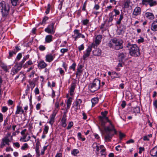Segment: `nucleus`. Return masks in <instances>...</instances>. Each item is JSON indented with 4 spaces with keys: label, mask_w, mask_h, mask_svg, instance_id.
Segmentation results:
<instances>
[{
    "label": "nucleus",
    "mask_w": 157,
    "mask_h": 157,
    "mask_svg": "<svg viewBox=\"0 0 157 157\" xmlns=\"http://www.w3.org/2000/svg\"><path fill=\"white\" fill-rule=\"evenodd\" d=\"M51 6L49 4H48V7L45 11V13L46 14H48L50 10Z\"/></svg>",
    "instance_id": "37998d69"
},
{
    "label": "nucleus",
    "mask_w": 157,
    "mask_h": 157,
    "mask_svg": "<svg viewBox=\"0 0 157 157\" xmlns=\"http://www.w3.org/2000/svg\"><path fill=\"white\" fill-rule=\"evenodd\" d=\"M112 75H116V76L115 77H114V78H120L121 77V75H119L118 73H116L115 72H112Z\"/></svg>",
    "instance_id": "de8ad7c7"
},
{
    "label": "nucleus",
    "mask_w": 157,
    "mask_h": 157,
    "mask_svg": "<svg viewBox=\"0 0 157 157\" xmlns=\"http://www.w3.org/2000/svg\"><path fill=\"white\" fill-rule=\"evenodd\" d=\"M126 47L129 50V53L131 56L136 57L140 55L139 48L136 44H132L128 42L126 44Z\"/></svg>",
    "instance_id": "f03ea898"
},
{
    "label": "nucleus",
    "mask_w": 157,
    "mask_h": 157,
    "mask_svg": "<svg viewBox=\"0 0 157 157\" xmlns=\"http://www.w3.org/2000/svg\"><path fill=\"white\" fill-rule=\"evenodd\" d=\"M23 64L21 62L19 63H16L14 67L19 71L22 68Z\"/></svg>",
    "instance_id": "f3484780"
},
{
    "label": "nucleus",
    "mask_w": 157,
    "mask_h": 157,
    "mask_svg": "<svg viewBox=\"0 0 157 157\" xmlns=\"http://www.w3.org/2000/svg\"><path fill=\"white\" fill-rule=\"evenodd\" d=\"M82 134L80 132H78V136L79 139H81L82 141H84L85 140V138H82L81 136Z\"/></svg>",
    "instance_id": "ea45409f"
},
{
    "label": "nucleus",
    "mask_w": 157,
    "mask_h": 157,
    "mask_svg": "<svg viewBox=\"0 0 157 157\" xmlns=\"http://www.w3.org/2000/svg\"><path fill=\"white\" fill-rule=\"evenodd\" d=\"M125 136V135L124 133H122L121 132H119L120 138L121 139H122V138L124 137Z\"/></svg>",
    "instance_id": "13d9d810"
},
{
    "label": "nucleus",
    "mask_w": 157,
    "mask_h": 157,
    "mask_svg": "<svg viewBox=\"0 0 157 157\" xmlns=\"http://www.w3.org/2000/svg\"><path fill=\"white\" fill-rule=\"evenodd\" d=\"M98 98H94L91 99L92 106H94L98 102Z\"/></svg>",
    "instance_id": "cd10ccee"
},
{
    "label": "nucleus",
    "mask_w": 157,
    "mask_h": 157,
    "mask_svg": "<svg viewBox=\"0 0 157 157\" xmlns=\"http://www.w3.org/2000/svg\"><path fill=\"white\" fill-rule=\"evenodd\" d=\"M76 64L75 63H73L72 64L70 67L69 68L71 69H72L73 71H74L75 69Z\"/></svg>",
    "instance_id": "a18cd8bd"
},
{
    "label": "nucleus",
    "mask_w": 157,
    "mask_h": 157,
    "mask_svg": "<svg viewBox=\"0 0 157 157\" xmlns=\"http://www.w3.org/2000/svg\"><path fill=\"white\" fill-rule=\"evenodd\" d=\"M72 99L71 97H69L67 102V109H68L70 108V106L71 105V102L72 101Z\"/></svg>",
    "instance_id": "393cba45"
},
{
    "label": "nucleus",
    "mask_w": 157,
    "mask_h": 157,
    "mask_svg": "<svg viewBox=\"0 0 157 157\" xmlns=\"http://www.w3.org/2000/svg\"><path fill=\"white\" fill-rule=\"evenodd\" d=\"M114 16V15L113 14V11L109 13V18L108 21V22L109 23L113 21Z\"/></svg>",
    "instance_id": "bb28decb"
},
{
    "label": "nucleus",
    "mask_w": 157,
    "mask_h": 157,
    "mask_svg": "<svg viewBox=\"0 0 157 157\" xmlns=\"http://www.w3.org/2000/svg\"><path fill=\"white\" fill-rule=\"evenodd\" d=\"M16 53L17 52L15 51V49H14L13 51H10L9 52V55L8 56V58H10L13 56V54H16Z\"/></svg>",
    "instance_id": "72a5a7b5"
},
{
    "label": "nucleus",
    "mask_w": 157,
    "mask_h": 157,
    "mask_svg": "<svg viewBox=\"0 0 157 157\" xmlns=\"http://www.w3.org/2000/svg\"><path fill=\"white\" fill-rule=\"evenodd\" d=\"M89 22V20L88 19H85L84 20L82 21V23L84 25H87Z\"/></svg>",
    "instance_id": "052dcab7"
},
{
    "label": "nucleus",
    "mask_w": 157,
    "mask_h": 157,
    "mask_svg": "<svg viewBox=\"0 0 157 157\" xmlns=\"http://www.w3.org/2000/svg\"><path fill=\"white\" fill-rule=\"evenodd\" d=\"M48 129L49 128L48 126L47 125L45 126L44 132H45V134L47 133L48 132Z\"/></svg>",
    "instance_id": "864d4df0"
},
{
    "label": "nucleus",
    "mask_w": 157,
    "mask_h": 157,
    "mask_svg": "<svg viewBox=\"0 0 157 157\" xmlns=\"http://www.w3.org/2000/svg\"><path fill=\"white\" fill-rule=\"evenodd\" d=\"M22 56V54L21 53H19L17 55L16 60H17L18 61L21 58Z\"/></svg>",
    "instance_id": "49530a36"
},
{
    "label": "nucleus",
    "mask_w": 157,
    "mask_h": 157,
    "mask_svg": "<svg viewBox=\"0 0 157 157\" xmlns=\"http://www.w3.org/2000/svg\"><path fill=\"white\" fill-rule=\"evenodd\" d=\"M7 110L8 108L6 106H3L2 108V111L3 113H5L7 111Z\"/></svg>",
    "instance_id": "680f3d73"
},
{
    "label": "nucleus",
    "mask_w": 157,
    "mask_h": 157,
    "mask_svg": "<svg viewBox=\"0 0 157 157\" xmlns=\"http://www.w3.org/2000/svg\"><path fill=\"white\" fill-rule=\"evenodd\" d=\"M19 71L15 68L14 67L13 68L11 71V74L13 75H14L17 73Z\"/></svg>",
    "instance_id": "f704fd0d"
},
{
    "label": "nucleus",
    "mask_w": 157,
    "mask_h": 157,
    "mask_svg": "<svg viewBox=\"0 0 157 157\" xmlns=\"http://www.w3.org/2000/svg\"><path fill=\"white\" fill-rule=\"evenodd\" d=\"M34 92L36 94H38L39 93V90L37 87L35 88L34 90Z\"/></svg>",
    "instance_id": "0e129e2a"
},
{
    "label": "nucleus",
    "mask_w": 157,
    "mask_h": 157,
    "mask_svg": "<svg viewBox=\"0 0 157 157\" xmlns=\"http://www.w3.org/2000/svg\"><path fill=\"white\" fill-rule=\"evenodd\" d=\"M55 157H62V154L61 153H57Z\"/></svg>",
    "instance_id": "774afa93"
},
{
    "label": "nucleus",
    "mask_w": 157,
    "mask_h": 157,
    "mask_svg": "<svg viewBox=\"0 0 157 157\" xmlns=\"http://www.w3.org/2000/svg\"><path fill=\"white\" fill-rule=\"evenodd\" d=\"M139 154H141L142 153V151H144V148L143 147H140L139 148Z\"/></svg>",
    "instance_id": "e2e57ef3"
},
{
    "label": "nucleus",
    "mask_w": 157,
    "mask_h": 157,
    "mask_svg": "<svg viewBox=\"0 0 157 157\" xmlns=\"http://www.w3.org/2000/svg\"><path fill=\"white\" fill-rule=\"evenodd\" d=\"M28 147V146L27 144L25 143L21 147V149L22 150H25L26 148H27Z\"/></svg>",
    "instance_id": "a19ab883"
},
{
    "label": "nucleus",
    "mask_w": 157,
    "mask_h": 157,
    "mask_svg": "<svg viewBox=\"0 0 157 157\" xmlns=\"http://www.w3.org/2000/svg\"><path fill=\"white\" fill-rule=\"evenodd\" d=\"M53 36L51 35H48L46 36L45 41L47 43H49L52 41Z\"/></svg>",
    "instance_id": "aec40b11"
},
{
    "label": "nucleus",
    "mask_w": 157,
    "mask_h": 157,
    "mask_svg": "<svg viewBox=\"0 0 157 157\" xmlns=\"http://www.w3.org/2000/svg\"><path fill=\"white\" fill-rule=\"evenodd\" d=\"M48 17L46 16H45L43 19L42 22L40 23V24L42 25L46 23V21L48 20Z\"/></svg>",
    "instance_id": "c9c22d12"
},
{
    "label": "nucleus",
    "mask_w": 157,
    "mask_h": 157,
    "mask_svg": "<svg viewBox=\"0 0 157 157\" xmlns=\"http://www.w3.org/2000/svg\"><path fill=\"white\" fill-rule=\"evenodd\" d=\"M135 109H136V110H134V111L137 113H138L140 112V110L139 107L137 106L136 107H135Z\"/></svg>",
    "instance_id": "3c124183"
},
{
    "label": "nucleus",
    "mask_w": 157,
    "mask_h": 157,
    "mask_svg": "<svg viewBox=\"0 0 157 157\" xmlns=\"http://www.w3.org/2000/svg\"><path fill=\"white\" fill-rule=\"evenodd\" d=\"M54 58L52 55H47L46 56V60L49 62H51L53 60Z\"/></svg>",
    "instance_id": "412c9836"
},
{
    "label": "nucleus",
    "mask_w": 157,
    "mask_h": 157,
    "mask_svg": "<svg viewBox=\"0 0 157 157\" xmlns=\"http://www.w3.org/2000/svg\"><path fill=\"white\" fill-rule=\"evenodd\" d=\"M102 36L101 35H98L95 38V44L99 45L101 41Z\"/></svg>",
    "instance_id": "dca6fc26"
},
{
    "label": "nucleus",
    "mask_w": 157,
    "mask_h": 157,
    "mask_svg": "<svg viewBox=\"0 0 157 157\" xmlns=\"http://www.w3.org/2000/svg\"><path fill=\"white\" fill-rule=\"evenodd\" d=\"M130 2V0H126L124 4V7L125 8H128L129 7Z\"/></svg>",
    "instance_id": "2f4dec72"
},
{
    "label": "nucleus",
    "mask_w": 157,
    "mask_h": 157,
    "mask_svg": "<svg viewBox=\"0 0 157 157\" xmlns=\"http://www.w3.org/2000/svg\"><path fill=\"white\" fill-rule=\"evenodd\" d=\"M84 47L83 44H81L80 46L78 47V49L79 51L80 52L81 51L83 50L84 49Z\"/></svg>",
    "instance_id": "09e8293b"
},
{
    "label": "nucleus",
    "mask_w": 157,
    "mask_h": 157,
    "mask_svg": "<svg viewBox=\"0 0 157 157\" xmlns=\"http://www.w3.org/2000/svg\"><path fill=\"white\" fill-rule=\"evenodd\" d=\"M11 3L13 6H16L20 4L21 0H10Z\"/></svg>",
    "instance_id": "6ab92c4d"
},
{
    "label": "nucleus",
    "mask_w": 157,
    "mask_h": 157,
    "mask_svg": "<svg viewBox=\"0 0 157 157\" xmlns=\"http://www.w3.org/2000/svg\"><path fill=\"white\" fill-rule=\"evenodd\" d=\"M29 55H27L26 56L24 57L23 58L21 62V63H24L26 61L27 59L29 58Z\"/></svg>",
    "instance_id": "e433bc0d"
},
{
    "label": "nucleus",
    "mask_w": 157,
    "mask_h": 157,
    "mask_svg": "<svg viewBox=\"0 0 157 157\" xmlns=\"http://www.w3.org/2000/svg\"><path fill=\"white\" fill-rule=\"evenodd\" d=\"M58 69L59 71V73L60 74L62 75H64V72L63 70L62 69V68H59Z\"/></svg>",
    "instance_id": "5fc2aeb1"
},
{
    "label": "nucleus",
    "mask_w": 157,
    "mask_h": 157,
    "mask_svg": "<svg viewBox=\"0 0 157 157\" xmlns=\"http://www.w3.org/2000/svg\"><path fill=\"white\" fill-rule=\"evenodd\" d=\"M75 89V86L74 84H72L71 85L70 90V94L71 95H72L73 94Z\"/></svg>",
    "instance_id": "473e14b6"
},
{
    "label": "nucleus",
    "mask_w": 157,
    "mask_h": 157,
    "mask_svg": "<svg viewBox=\"0 0 157 157\" xmlns=\"http://www.w3.org/2000/svg\"><path fill=\"white\" fill-rule=\"evenodd\" d=\"M79 153V151L78 149H74L71 152V154L74 155H76Z\"/></svg>",
    "instance_id": "58836bf2"
},
{
    "label": "nucleus",
    "mask_w": 157,
    "mask_h": 157,
    "mask_svg": "<svg viewBox=\"0 0 157 157\" xmlns=\"http://www.w3.org/2000/svg\"><path fill=\"white\" fill-rule=\"evenodd\" d=\"M82 67L83 66L82 65H80L79 66L77 69V71L76 73V75L77 77L78 75L80 76L81 75L82 71Z\"/></svg>",
    "instance_id": "2eb2a0df"
},
{
    "label": "nucleus",
    "mask_w": 157,
    "mask_h": 157,
    "mask_svg": "<svg viewBox=\"0 0 157 157\" xmlns=\"http://www.w3.org/2000/svg\"><path fill=\"white\" fill-rule=\"evenodd\" d=\"M101 86L100 81L98 79H95L92 83L89 85V90L92 93L98 90Z\"/></svg>",
    "instance_id": "20e7f679"
},
{
    "label": "nucleus",
    "mask_w": 157,
    "mask_h": 157,
    "mask_svg": "<svg viewBox=\"0 0 157 157\" xmlns=\"http://www.w3.org/2000/svg\"><path fill=\"white\" fill-rule=\"evenodd\" d=\"M59 103L58 101H56L55 103V113L56 114V113L58 112L59 110Z\"/></svg>",
    "instance_id": "c756f323"
},
{
    "label": "nucleus",
    "mask_w": 157,
    "mask_h": 157,
    "mask_svg": "<svg viewBox=\"0 0 157 157\" xmlns=\"http://www.w3.org/2000/svg\"><path fill=\"white\" fill-rule=\"evenodd\" d=\"M123 16L124 13L122 12L121 13L120 15V18H119L118 20L116 22V24H117L120 25L121 24V21L124 17Z\"/></svg>",
    "instance_id": "c85d7f7f"
},
{
    "label": "nucleus",
    "mask_w": 157,
    "mask_h": 157,
    "mask_svg": "<svg viewBox=\"0 0 157 157\" xmlns=\"http://www.w3.org/2000/svg\"><path fill=\"white\" fill-rule=\"evenodd\" d=\"M92 52L94 55L95 56H100L101 54V50L99 48L96 49Z\"/></svg>",
    "instance_id": "a211bd4d"
},
{
    "label": "nucleus",
    "mask_w": 157,
    "mask_h": 157,
    "mask_svg": "<svg viewBox=\"0 0 157 157\" xmlns=\"http://www.w3.org/2000/svg\"><path fill=\"white\" fill-rule=\"evenodd\" d=\"M39 49L41 51H44L45 49V47L42 45H41L39 47Z\"/></svg>",
    "instance_id": "4d7b16f0"
},
{
    "label": "nucleus",
    "mask_w": 157,
    "mask_h": 157,
    "mask_svg": "<svg viewBox=\"0 0 157 157\" xmlns=\"http://www.w3.org/2000/svg\"><path fill=\"white\" fill-rule=\"evenodd\" d=\"M119 35H122L124 33V31L122 29H119L118 30Z\"/></svg>",
    "instance_id": "603ef678"
},
{
    "label": "nucleus",
    "mask_w": 157,
    "mask_h": 157,
    "mask_svg": "<svg viewBox=\"0 0 157 157\" xmlns=\"http://www.w3.org/2000/svg\"><path fill=\"white\" fill-rule=\"evenodd\" d=\"M150 155L153 157H157V145L153 148L150 151Z\"/></svg>",
    "instance_id": "9b49d317"
},
{
    "label": "nucleus",
    "mask_w": 157,
    "mask_h": 157,
    "mask_svg": "<svg viewBox=\"0 0 157 157\" xmlns=\"http://www.w3.org/2000/svg\"><path fill=\"white\" fill-rule=\"evenodd\" d=\"M39 142H37L36 143V154L38 157H39L40 156V151H39Z\"/></svg>",
    "instance_id": "4be33fe9"
},
{
    "label": "nucleus",
    "mask_w": 157,
    "mask_h": 157,
    "mask_svg": "<svg viewBox=\"0 0 157 157\" xmlns=\"http://www.w3.org/2000/svg\"><path fill=\"white\" fill-rule=\"evenodd\" d=\"M24 113V111L22 109L21 106H20L19 105H18L17 107V110L15 112L16 114H18L21 113V114L23 113Z\"/></svg>",
    "instance_id": "4468645a"
},
{
    "label": "nucleus",
    "mask_w": 157,
    "mask_h": 157,
    "mask_svg": "<svg viewBox=\"0 0 157 157\" xmlns=\"http://www.w3.org/2000/svg\"><path fill=\"white\" fill-rule=\"evenodd\" d=\"M113 12H114L116 14L119 15L120 14V12L119 11L116 9H114L113 10Z\"/></svg>",
    "instance_id": "338daca9"
},
{
    "label": "nucleus",
    "mask_w": 157,
    "mask_h": 157,
    "mask_svg": "<svg viewBox=\"0 0 157 157\" xmlns=\"http://www.w3.org/2000/svg\"><path fill=\"white\" fill-rule=\"evenodd\" d=\"M68 49L67 48H62L60 50V52L63 54L64 53L67 52Z\"/></svg>",
    "instance_id": "8fccbe9b"
},
{
    "label": "nucleus",
    "mask_w": 157,
    "mask_h": 157,
    "mask_svg": "<svg viewBox=\"0 0 157 157\" xmlns=\"http://www.w3.org/2000/svg\"><path fill=\"white\" fill-rule=\"evenodd\" d=\"M10 10V5L4 2L0 3V10L2 13V17L6 18L9 15Z\"/></svg>",
    "instance_id": "7ed1b4c3"
},
{
    "label": "nucleus",
    "mask_w": 157,
    "mask_h": 157,
    "mask_svg": "<svg viewBox=\"0 0 157 157\" xmlns=\"http://www.w3.org/2000/svg\"><path fill=\"white\" fill-rule=\"evenodd\" d=\"M82 101L80 99H78L76 100L75 102V104L73 107L75 109V111H77V110L80 109V106L82 103Z\"/></svg>",
    "instance_id": "9d476101"
},
{
    "label": "nucleus",
    "mask_w": 157,
    "mask_h": 157,
    "mask_svg": "<svg viewBox=\"0 0 157 157\" xmlns=\"http://www.w3.org/2000/svg\"><path fill=\"white\" fill-rule=\"evenodd\" d=\"M74 34L76 35L75 36V41L77 40L78 38L80 37H82L83 38H84L85 37V36L84 35L80 33L79 30H75L74 31Z\"/></svg>",
    "instance_id": "1a4fd4ad"
},
{
    "label": "nucleus",
    "mask_w": 157,
    "mask_h": 157,
    "mask_svg": "<svg viewBox=\"0 0 157 157\" xmlns=\"http://www.w3.org/2000/svg\"><path fill=\"white\" fill-rule=\"evenodd\" d=\"M145 16L146 17L151 20L153 19L154 18L153 14L151 13H146L145 14Z\"/></svg>",
    "instance_id": "5701e85b"
},
{
    "label": "nucleus",
    "mask_w": 157,
    "mask_h": 157,
    "mask_svg": "<svg viewBox=\"0 0 157 157\" xmlns=\"http://www.w3.org/2000/svg\"><path fill=\"white\" fill-rule=\"evenodd\" d=\"M1 67L4 71H7V66L4 63H2L1 65Z\"/></svg>",
    "instance_id": "4c0bfd02"
},
{
    "label": "nucleus",
    "mask_w": 157,
    "mask_h": 157,
    "mask_svg": "<svg viewBox=\"0 0 157 157\" xmlns=\"http://www.w3.org/2000/svg\"><path fill=\"white\" fill-rule=\"evenodd\" d=\"M111 41L114 44L115 48L116 49L118 50L123 48L122 44L123 41L121 39L113 38L111 39Z\"/></svg>",
    "instance_id": "39448f33"
},
{
    "label": "nucleus",
    "mask_w": 157,
    "mask_h": 157,
    "mask_svg": "<svg viewBox=\"0 0 157 157\" xmlns=\"http://www.w3.org/2000/svg\"><path fill=\"white\" fill-rule=\"evenodd\" d=\"M56 114V113H53L51 115V117L49 121V123L51 125H52L54 122V118Z\"/></svg>",
    "instance_id": "b1692460"
},
{
    "label": "nucleus",
    "mask_w": 157,
    "mask_h": 157,
    "mask_svg": "<svg viewBox=\"0 0 157 157\" xmlns=\"http://www.w3.org/2000/svg\"><path fill=\"white\" fill-rule=\"evenodd\" d=\"M30 84L31 87L32 89V90L35 87V84L33 82H31L30 83Z\"/></svg>",
    "instance_id": "69168bd1"
},
{
    "label": "nucleus",
    "mask_w": 157,
    "mask_h": 157,
    "mask_svg": "<svg viewBox=\"0 0 157 157\" xmlns=\"http://www.w3.org/2000/svg\"><path fill=\"white\" fill-rule=\"evenodd\" d=\"M55 23H52L49 25L48 27L45 29V32L51 34H54L55 32V30L54 29V25Z\"/></svg>",
    "instance_id": "0eeeda50"
},
{
    "label": "nucleus",
    "mask_w": 157,
    "mask_h": 157,
    "mask_svg": "<svg viewBox=\"0 0 157 157\" xmlns=\"http://www.w3.org/2000/svg\"><path fill=\"white\" fill-rule=\"evenodd\" d=\"M26 136H27L26 135H24V136H23V137L21 138L20 140L21 141L22 140V141L24 142H25L27 141V140H25V138H26Z\"/></svg>",
    "instance_id": "6e6d98bb"
},
{
    "label": "nucleus",
    "mask_w": 157,
    "mask_h": 157,
    "mask_svg": "<svg viewBox=\"0 0 157 157\" xmlns=\"http://www.w3.org/2000/svg\"><path fill=\"white\" fill-rule=\"evenodd\" d=\"M73 125V122L72 121L70 122L68 124L67 127V129L68 130L70 129H71V127Z\"/></svg>",
    "instance_id": "c03bdc74"
},
{
    "label": "nucleus",
    "mask_w": 157,
    "mask_h": 157,
    "mask_svg": "<svg viewBox=\"0 0 157 157\" xmlns=\"http://www.w3.org/2000/svg\"><path fill=\"white\" fill-rule=\"evenodd\" d=\"M94 44H92V45L89 46L88 48L86 49L85 52H84V54L83 56V59L85 60L87 59V58L90 56V52L92 51V48Z\"/></svg>",
    "instance_id": "423d86ee"
},
{
    "label": "nucleus",
    "mask_w": 157,
    "mask_h": 157,
    "mask_svg": "<svg viewBox=\"0 0 157 157\" xmlns=\"http://www.w3.org/2000/svg\"><path fill=\"white\" fill-rule=\"evenodd\" d=\"M125 56V54L123 53H121L118 55V57L119 59H120V60L121 61L124 59Z\"/></svg>",
    "instance_id": "7c9ffc66"
},
{
    "label": "nucleus",
    "mask_w": 157,
    "mask_h": 157,
    "mask_svg": "<svg viewBox=\"0 0 157 157\" xmlns=\"http://www.w3.org/2000/svg\"><path fill=\"white\" fill-rule=\"evenodd\" d=\"M108 113V112L106 111L104 112H102L101 113L102 116L99 117L100 124L104 128L105 141H110L113 136L116 134L117 132L111 121L109 120L108 117L106 116Z\"/></svg>",
    "instance_id": "f257e3e1"
},
{
    "label": "nucleus",
    "mask_w": 157,
    "mask_h": 157,
    "mask_svg": "<svg viewBox=\"0 0 157 157\" xmlns=\"http://www.w3.org/2000/svg\"><path fill=\"white\" fill-rule=\"evenodd\" d=\"M66 121V119L64 117V116H63L61 119V122L62 126L64 127H66L67 125Z\"/></svg>",
    "instance_id": "a878e982"
},
{
    "label": "nucleus",
    "mask_w": 157,
    "mask_h": 157,
    "mask_svg": "<svg viewBox=\"0 0 157 157\" xmlns=\"http://www.w3.org/2000/svg\"><path fill=\"white\" fill-rule=\"evenodd\" d=\"M141 13V9L140 7H136L134 10L133 13V14L135 16H137Z\"/></svg>",
    "instance_id": "ddd939ff"
},
{
    "label": "nucleus",
    "mask_w": 157,
    "mask_h": 157,
    "mask_svg": "<svg viewBox=\"0 0 157 157\" xmlns=\"http://www.w3.org/2000/svg\"><path fill=\"white\" fill-rule=\"evenodd\" d=\"M9 142H10V140L8 138V136L5 137L2 139L1 143L0 145V147L2 148L6 144L9 146Z\"/></svg>",
    "instance_id": "6e6552de"
},
{
    "label": "nucleus",
    "mask_w": 157,
    "mask_h": 157,
    "mask_svg": "<svg viewBox=\"0 0 157 157\" xmlns=\"http://www.w3.org/2000/svg\"><path fill=\"white\" fill-rule=\"evenodd\" d=\"M38 67L41 69L45 68L47 66V64L43 60L39 62L38 64Z\"/></svg>",
    "instance_id": "f8f14e48"
},
{
    "label": "nucleus",
    "mask_w": 157,
    "mask_h": 157,
    "mask_svg": "<svg viewBox=\"0 0 157 157\" xmlns=\"http://www.w3.org/2000/svg\"><path fill=\"white\" fill-rule=\"evenodd\" d=\"M126 105V102L124 101H122V103L121 104V105L122 108H124Z\"/></svg>",
    "instance_id": "bf43d9fd"
},
{
    "label": "nucleus",
    "mask_w": 157,
    "mask_h": 157,
    "mask_svg": "<svg viewBox=\"0 0 157 157\" xmlns=\"http://www.w3.org/2000/svg\"><path fill=\"white\" fill-rule=\"evenodd\" d=\"M100 152L101 156L104 155L105 156H106V153L105 152V149H101V151H100Z\"/></svg>",
    "instance_id": "79ce46f5"
}]
</instances>
